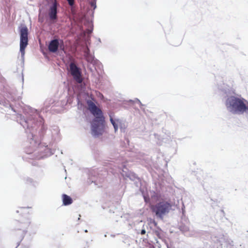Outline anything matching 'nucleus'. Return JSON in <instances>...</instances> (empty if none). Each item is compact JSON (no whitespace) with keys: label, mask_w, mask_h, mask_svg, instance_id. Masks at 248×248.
Instances as JSON below:
<instances>
[{"label":"nucleus","mask_w":248,"mask_h":248,"mask_svg":"<svg viewBox=\"0 0 248 248\" xmlns=\"http://www.w3.org/2000/svg\"><path fill=\"white\" fill-rule=\"evenodd\" d=\"M88 109L95 117L92 123V131L94 136L102 134L104 128L105 118L101 109L91 100L87 101Z\"/></svg>","instance_id":"obj_1"},{"label":"nucleus","mask_w":248,"mask_h":248,"mask_svg":"<svg viewBox=\"0 0 248 248\" xmlns=\"http://www.w3.org/2000/svg\"><path fill=\"white\" fill-rule=\"evenodd\" d=\"M246 101L234 96L229 97L226 101V106L230 111L234 113L248 114V106L245 103Z\"/></svg>","instance_id":"obj_2"},{"label":"nucleus","mask_w":248,"mask_h":248,"mask_svg":"<svg viewBox=\"0 0 248 248\" xmlns=\"http://www.w3.org/2000/svg\"><path fill=\"white\" fill-rule=\"evenodd\" d=\"M172 206L171 202L162 200L155 204L152 205L150 208L157 217L162 219L172 209Z\"/></svg>","instance_id":"obj_3"},{"label":"nucleus","mask_w":248,"mask_h":248,"mask_svg":"<svg viewBox=\"0 0 248 248\" xmlns=\"http://www.w3.org/2000/svg\"><path fill=\"white\" fill-rule=\"evenodd\" d=\"M20 33V51L22 56L25 54V50L28 44V29L24 25L19 28Z\"/></svg>","instance_id":"obj_4"},{"label":"nucleus","mask_w":248,"mask_h":248,"mask_svg":"<svg viewBox=\"0 0 248 248\" xmlns=\"http://www.w3.org/2000/svg\"><path fill=\"white\" fill-rule=\"evenodd\" d=\"M69 71L71 75L77 82L80 83L82 82L81 70L75 62H72L70 63Z\"/></svg>","instance_id":"obj_5"},{"label":"nucleus","mask_w":248,"mask_h":248,"mask_svg":"<svg viewBox=\"0 0 248 248\" xmlns=\"http://www.w3.org/2000/svg\"><path fill=\"white\" fill-rule=\"evenodd\" d=\"M48 16L51 20L57 19V3L55 0L52 5L50 7L48 11Z\"/></svg>","instance_id":"obj_6"},{"label":"nucleus","mask_w":248,"mask_h":248,"mask_svg":"<svg viewBox=\"0 0 248 248\" xmlns=\"http://www.w3.org/2000/svg\"><path fill=\"white\" fill-rule=\"evenodd\" d=\"M60 43L58 39L51 40L48 45V50L51 52H56L57 51Z\"/></svg>","instance_id":"obj_7"},{"label":"nucleus","mask_w":248,"mask_h":248,"mask_svg":"<svg viewBox=\"0 0 248 248\" xmlns=\"http://www.w3.org/2000/svg\"><path fill=\"white\" fill-rule=\"evenodd\" d=\"M62 199L63 204L64 205H70L73 202V200H72V198L70 196L67 195L66 194H63L62 195Z\"/></svg>","instance_id":"obj_8"},{"label":"nucleus","mask_w":248,"mask_h":248,"mask_svg":"<svg viewBox=\"0 0 248 248\" xmlns=\"http://www.w3.org/2000/svg\"><path fill=\"white\" fill-rule=\"evenodd\" d=\"M110 121L111 124H112V125H113V127L115 129V131H117L118 128V125L116 124L115 122L114 121V120L113 119V118L111 116H110Z\"/></svg>","instance_id":"obj_9"},{"label":"nucleus","mask_w":248,"mask_h":248,"mask_svg":"<svg viewBox=\"0 0 248 248\" xmlns=\"http://www.w3.org/2000/svg\"><path fill=\"white\" fill-rule=\"evenodd\" d=\"M70 6H72L74 4L75 0H67Z\"/></svg>","instance_id":"obj_10"},{"label":"nucleus","mask_w":248,"mask_h":248,"mask_svg":"<svg viewBox=\"0 0 248 248\" xmlns=\"http://www.w3.org/2000/svg\"><path fill=\"white\" fill-rule=\"evenodd\" d=\"M95 1H96V0H93V1H92V2H91V6H92V7L94 6V8L95 7Z\"/></svg>","instance_id":"obj_11"},{"label":"nucleus","mask_w":248,"mask_h":248,"mask_svg":"<svg viewBox=\"0 0 248 248\" xmlns=\"http://www.w3.org/2000/svg\"><path fill=\"white\" fill-rule=\"evenodd\" d=\"M60 41H61V43H62V45H61V46H60V48H61V49H62V50H64V46H63V41H62V40H61Z\"/></svg>","instance_id":"obj_12"},{"label":"nucleus","mask_w":248,"mask_h":248,"mask_svg":"<svg viewBox=\"0 0 248 248\" xmlns=\"http://www.w3.org/2000/svg\"><path fill=\"white\" fill-rule=\"evenodd\" d=\"M145 233H146V231H145V230L144 229H143V230H141V234L142 235L145 234Z\"/></svg>","instance_id":"obj_13"}]
</instances>
